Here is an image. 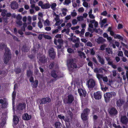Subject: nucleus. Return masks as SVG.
I'll list each match as a JSON object with an SVG mask.
<instances>
[{
  "label": "nucleus",
  "mask_w": 128,
  "mask_h": 128,
  "mask_svg": "<svg viewBox=\"0 0 128 128\" xmlns=\"http://www.w3.org/2000/svg\"><path fill=\"white\" fill-rule=\"evenodd\" d=\"M90 23L88 25V31L91 33H93L94 32L98 34L102 32V31L100 29H97L95 28L98 27V23L95 20H91L90 21Z\"/></svg>",
  "instance_id": "f257e3e1"
},
{
  "label": "nucleus",
  "mask_w": 128,
  "mask_h": 128,
  "mask_svg": "<svg viewBox=\"0 0 128 128\" xmlns=\"http://www.w3.org/2000/svg\"><path fill=\"white\" fill-rule=\"evenodd\" d=\"M74 59L71 58L67 60V64L68 70L70 72H73L77 68L76 63L74 62Z\"/></svg>",
  "instance_id": "f03ea898"
},
{
  "label": "nucleus",
  "mask_w": 128,
  "mask_h": 128,
  "mask_svg": "<svg viewBox=\"0 0 128 128\" xmlns=\"http://www.w3.org/2000/svg\"><path fill=\"white\" fill-rule=\"evenodd\" d=\"M51 76L54 78L58 79L64 76V75L59 71L53 70L50 73Z\"/></svg>",
  "instance_id": "7ed1b4c3"
},
{
  "label": "nucleus",
  "mask_w": 128,
  "mask_h": 128,
  "mask_svg": "<svg viewBox=\"0 0 128 128\" xmlns=\"http://www.w3.org/2000/svg\"><path fill=\"white\" fill-rule=\"evenodd\" d=\"M11 54L9 50L6 49V51L4 56L3 60L4 63L6 64L11 58Z\"/></svg>",
  "instance_id": "20e7f679"
},
{
  "label": "nucleus",
  "mask_w": 128,
  "mask_h": 128,
  "mask_svg": "<svg viewBox=\"0 0 128 128\" xmlns=\"http://www.w3.org/2000/svg\"><path fill=\"white\" fill-rule=\"evenodd\" d=\"M116 95V93L114 92H106L104 95V98L106 102H108L112 96L114 97Z\"/></svg>",
  "instance_id": "39448f33"
},
{
  "label": "nucleus",
  "mask_w": 128,
  "mask_h": 128,
  "mask_svg": "<svg viewBox=\"0 0 128 128\" xmlns=\"http://www.w3.org/2000/svg\"><path fill=\"white\" fill-rule=\"evenodd\" d=\"M74 100V97L71 94L68 95L66 98H64V102L66 104H70Z\"/></svg>",
  "instance_id": "423d86ee"
},
{
  "label": "nucleus",
  "mask_w": 128,
  "mask_h": 128,
  "mask_svg": "<svg viewBox=\"0 0 128 128\" xmlns=\"http://www.w3.org/2000/svg\"><path fill=\"white\" fill-rule=\"evenodd\" d=\"M38 62L39 64H44L47 62V58L44 55H38Z\"/></svg>",
  "instance_id": "0eeeda50"
},
{
  "label": "nucleus",
  "mask_w": 128,
  "mask_h": 128,
  "mask_svg": "<svg viewBox=\"0 0 128 128\" xmlns=\"http://www.w3.org/2000/svg\"><path fill=\"white\" fill-rule=\"evenodd\" d=\"M120 122L121 123L126 126L128 123V119L125 116L122 115L120 118Z\"/></svg>",
  "instance_id": "6e6552de"
},
{
  "label": "nucleus",
  "mask_w": 128,
  "mask_h": 128,
  "mask_svg": "<svg viewBox=\"0 0 128 128\" xmlns=\"http://www.w3.org/2000/svg\"><path fill=\"white\" fill-rule=\"evenodd\" d=\"M109 114L111 116L116 115L118 113L117 110L114 108L112 107L108 110Z\"/></svg>",
  "instance_id": "1a4fd4ad"
},
{
  "label": "nucleus",
  "mask_w": 128,
  "mask_h": 128,
  "mask_svg": "<svg viewBox=\"0 0 128 128\" xmlns=\"http://www.w3.org/2000/svg\"><path fill=\"white\" fill-rule=\"evenodd\" d=\"M88 88H93L95 86V81L92 79H90L88 82Z\"/></svg>",
  "instance_id": "9d476101"
},
{
  "label": "nucleus",
  "mask_w": 128,
  "mask_h": 128,
  "mask_svg": "<svg viewBox=\"0 0 128 128\" xmlns=\"http://www.w3.org/2000/svg\"><path fill=\"white\" fill-rule=\"evenodd\" d=\"M51 101L50 98L49 97H46L42 98L40 102V104H45L47 103V102H50Z\"/></svg>",
  "instance_id": "9b49d317"
},
{
  "label": "nucleus",
  "mask_w": 128,
  "mask_h": 128,
  "mask_svg": "<svg viewBox=\"0 0 128 128\" xmlns=\"http://www.w3.org/2000/svg\"><path fill=\"white\" fill-rule=\"evenodd\" d=\"M48 52L50 57L52 59H54L56 56V54L54 51V49L52 48H50L48 50Z\"/></svg>",
  "instance_id": "f8f14e48"
},
{
  "label": "nucleus",
  "mask_w": 128,
  "mask_h": 128,
  "mask_svg": "<svg viewBox=\"0 0 128 128\" xmlns=\"http://www.w3.org/2000/svg\"><path fill=\"white\" fill-rule=\"evenodd\" d=\"M94 98L96 100H99L102 98V94L100 92L98 91L94 93Z\"/></svg>",
  "instance_id": "ddd939ff"
},
{
  "label": "nucleus",
  "mask_w": 128,
  "mask_h": 128,
  "mask_svg": "<svg viewBox=\"0 0 128 128\" xmlns=\"http://www.w3.org/2000/svg\"><path fill=\"white\" fill-rule=\"evenodd\" d=\"M11 8L13 10L17 9L18 7V3L15 1L12 2L10 4Z\"/></svg>",
  "instance_id": "4468645a"
},
{
  "label": "nucleus",
  "mask_w": 128,
  "mask_h": 128,
  "mask_svg": "<svg viewBox=\"0 0 128 128\" xmlns=\"http://www.w3.org/2000/svg\"><path fill=\"white\" fill-rule=\"evenodd\" d=\"M110 34L111 36H113L114 38H118L122 40H123V38L122 36L120 35L114 34V32L112 31L110 32Z\"/></svg>",
  "instance_id": "2eb2a0df"
},
{
  "label": "nucleus",
  "mask_w": 128,
  "mask_h": 128,
  "mask_svg": "<svg viewBox=\"0 0 128 128\" xmlns=\"http://www.w3.org/2000/svg\"><path fill=\"white\" fill-rule=\"evenodd\" d=\"M26 104L24 103L19 104L17 106V110H22L25 108Z\"/></svg>",
  "instance_id": "dca6fc26"
},
{
  "label": "nucleus",
  "mask_w": 128,
  "mask_h": 128,
  "mask_svg": "<svg viewBox=\"0 0 128 128\" xmlns=\"http://www.w3.org/2000/svg\"><path fill=\"white\" fill-rule=\"evenodd\" d=\"M48 68L50 69L53 68L56 69L58 68V66L57 64H55L54 62H52L48 66Z\"/></svg>",
  "instance_id": "f3484780"
},
{
  "label": "nucleus",
  "mask_w": 128,
  "mask_h": 128,
  "mask_svg": "<svg viewBox=\"0 0 128 128\" xmlns=\"http://www.w3.org/2000/svg\"><path fill=\"white\" fill-rule=\"evenodd\" d=\"M54 44L57 45V43L58 42L59 44L62 45L64 43V41L62 39V38L58 39V40L56 38L54 39Z\"/></svg>",
  "instance_id": "a211bd4d"
},
{
  "label": "nucleus",
  "mask_w": 128,
  "mask_h": 128,
  "mask_svg": "<svg viewBox=\"0 0 128 128\" xmlns=\"http://www.w3.org/2000/svg\"><path fill=\"white\" fill-rule=\"evenodd\" d=\"M96 41L98 44H102L106 42V40L103 38L100 37L97 39Z\"/></svg>",
  "instance_id": "6ab92c4d"
},
{
  "label": "nucleus",
  "mask_w": 128,
  "mask_h": 128,
  "mask_svg": "<svg viewBox=\"0 0 128 128\" xmlns=\"http://www.w3.org/2000/svg\"><path fill=\"white\" fill-rule=\"evenodd\" d=\"M78 91L80 96H83L84 97L86 96V93L84 90L82 89H79Z\"/></svg>",
  "instance_id": "aec40b11"
},
{
  "label": "nucleus",
  "mask_w": 128,
  "mask_h": 128,
  "mask_svg": "<svg viewBox=\"0 0 128 128\" xmlns=\"http://www.w3.org/2000/svg\"><path fill=\"white\" fill-rule=\"evenodd\" d=\"M97 58L100 62L102 65H104L105 64V60L102 57H101L100 56H98Z\"/></svg>",
  "instance_id": "412c9836"
},
{
  "label": "nucleus",
  "mask_w": 128,
  "mask_h": 128,
  "mask_svg": "<svg viewBox=\"0 0 128 128\" xmlns=\"http://www.w3.org/2000/svg\"><path fill=\"white\" fill-rule=\"evenodd\" d=\"M31 118V116L30 115H29L27 114H24L22 116L23 119L24 120H30Z\"/></svg>",
  "instance_id": "4be33fe9"
},
{
  "label": "nucleus",
  "mask_w": 128,
  "mask_h": 128,
  "mask_svg": "<svg viewBox=\"0 0 128 128\" xmlns=\"http://www.w3.org/2000/svg\"><path fill=\"white\" fill-rule=\"evenodd\" d=\"M105 58L108 62V64L109 65H111L113 63V62L110 57H105Z\"/></svg>",
  "instance_id": "5701e85b"
},
{
  "label": "nucleus",
  "mask_w": 128,
  "mask_h": 128,
  "mask_svg": "<svg viewBox=\"0 0 128 128\" xmlns=\"http://www.w3.org/2000/svg\"><path fill=\"white\" fill-rule=\"evenodd\" d=\"M26 74L28 77H30L33 76V72L30 70H26Z\"/></svg>",
  "instance_id": "b1692460"
},
{
  "label": "nucleus",
  "mask_w": 128,
  "mask_h": 128,
  "mask_svg": "<svg viewBox=\"0 0 128 128\" xmlns=\"http://www.w3.org/2000/svg\"><path fill=\"white\" fill-rule=\"evenodd\" d=\"M124 102L123 100L120 99L117 101L116 104L118 106H120L123 104Z\"/></svg>",
  "instance_id": "393cba45"
},
{
  "label": "nucleus",
  "mask_w": 128,
  "mask_h": 128,
  "mask_svg": "<svg viewBox=\"0 0 128 128\" xmlns=\"http://www.w3.org/2000/svg\"><path fill=\"white\" fill-rule=\"evenodd\" d=\"M19 121V118L16 116H14L13 121L14 124H16Z\"/></svg>",
  "instance_id": "a878e982"
},
{
  "label": "nucleus",
  "mask_w": 128,
  "mask_h": 128,
  "mask_svg": "<svg viewBox=\"0 0 128 128\" xmlns=\"http://www.w3.org/2000/svg\"><path fill=\"white\" fill-rule=\"evenodd\" d=\"M78 55L81 58H82V57H84V58H86V57L85 56V54L84 52L80 51H78Z\"/></svg>",
  "instance_id": "bb28decb"
},
{
  "label": "nucleus",
  "mask_w": 128,
  "mask_h": 128,
  "mask_svg": "<svg viewBox=\"0 0 128 128\" xmlns=\"http://www.w3.org/2000/svg\"><path fill=\"white\" fill-rule=\"evenodd\" d=\"M54 125L56 128H61L62 127V124L60 122H55Z\"/></svg>",
  "instance_id": "cd10ccee"
},
{
  "label": "nucleus",
  "mask_w": 128,
  "mask_h": 128,
  "mask_svg": "<svg viewBox=\"0 0 128 128\" xmlns=\"http://www.w3.org/2000/svg\"><path fill=\"white\" fill-rule=\"evenodd\" d=\"M87 114H84V112L82 113L81 115L82 119L84 120H86L87 119Z\"/></svg>",
  "instance_id": "c85d7f7f"
},
{
  "label": "nucleus",
  "mask_w": 128,
  "mask_h": 128,
  "mask_svg": "<svg viewBox=\"0 0 128 128\" xmlns=\"http://www.w3.org/2000/svg\"><path fill=\"white\" fill-rule=\"evenodd\" d=\"M51 6V5L48 3H46L44 4L42 6V8L47 9L49 8Z\"/></svg>",
  "instance_id": "c756f323"
},
{
  "label": "nucleus",
  "mask_w": 128,
  "mask_h": 128,
  "mask_svg": "<svg viewBox=\"0 0 128 128\" xmlns=\"http://www.w3.org/2000/svg\"><path fill=\"white\" fill-rule=\"evenodd\" d=\"M62 12V14L64 16H66V12L68 11V10L66 8H63L61 10Z\"/></svg>",
  "instance_id": "7c9ffc66"
},
{
  "label": "nucleus",
  "mask_w": 128,
  "mask_h": 128,
  "mask_svg": "<svg viewBox=\"0 0 128 128\" xmlns=\"http://www.w3.org/2000/svg\"><path fill=\"white\" fill-rule=\"evenodd\" d=\"M114 128H122V127H121L120 125H118V126H116V124L115 123H114L112 124ZM126 126H122V128H126Z\"/></svg>",
  "instance_id": "2f4dec72"
},
{
  "label": "nucleus",
  "mask_w": 128,
  "mask_h": 128,
  "mask_svg": "<svg viewBox=\"0 0 128 128\" xmlns=\"http://www.w3.org/2000/svg\"><path fill=\"white\" fill-rule=\"evenodd\" d=\"M106 52L109 54H112V49L110 48H106Z\"/></svg>",
  "instance_id": "473e14b6"
},
{
  "label": "nucleus",
  "mask_w": 128,
  "mask_h": 128,
  "mask_svg": "<svg viewBox=\"0 0 128 128\" xmlns=\"http://www.w3.org/2000/svg\"><path fill=\"white\" fill-rule=\"evenodd\" d=\"M6 74V72L4 71H0V77L2 78L4 77Z\"/></svg>",
  "instance_id": "72a5a7b5"
},
{
  "label": "nucleus",
  "mask_w": 128,
  "mask_h": 128,
  "mask_svg": "<svg viewBox=\"0 0 128 128\" xmlns=\"http://www.w3.org/2000/svg\"><path fill=\"white\" fill-rule=\"evenodd\" d=\"M16 91H14L12 95V102H14L16 96Z\"/></svg>",
  "instance_id": "f704fd0d"
},
{
  "label": "nucleus",
  "mask_w": 128,
  "mask_h": 128,
  "mask_svg": "<svg viewBox=\"0 0 128 128\" xmlns=\"http://www.w3.org/2000/svg\"><path fill=\"white\" fill-rule=\"evenodd\" d=\"M8 103L6 101H5L2 104V108H5L7 106Z\"/></svg>",
  "instance_id": "c9c22d12"
},
{
  "label": "nucleus",
  "mask_w": 128,
  "mask_h": 128,
  "mask_svg": "<svg viewBox=\"0 0 128 128\" xmlns=\"http://www.w3.org/2000/svg\"><path fill=\"white\" fill-rule=\"evenodd\" d=\"M29 49V48L26 46H24L23 47L22 50L25 52H28Z\"/></svg>",
  "instance_id": "e433bc0d"
},
{
  "label": "nucleus",
  "mask_w": 128,
  "mask_h": 128,
  "mask_svg": "<svg viewBox=\"0 0 128 128\" xmlns=\"http://www.w3.org/2000/svg\"><path fill=\"white\" fill-rule=\"evenodd\" d=\"M56 22L55 24V25L56 26H58L59 25L63 22L62 20H58L56 21Z\"/></svg>",
  "instance_id": "4c0bfd02"
},
{
  "label": "nucleus",
  "mask_w": 128,
  "mask_h": 128,
  "mask_svg": "<svg viewBox=\"0 0 128 128\" xmlns=\"http://www.w3.org/2000/svg\"><path fill=\"white\" fill-rule=\"evenodd\" d=\"M56 3H52L51 6V8L54 10L55 11L56 10Z\"/></svg>",
  "instance_id": "58836bf2"
},
{
  "label": "nucleus",
  "mask_w": 128,
  "mask_h": 128,
  "mask_svg": "<svg viewBox=\"0 0 128 128\" xmlns=\"http://www.w3.org/2000/svg\"><path fill=\"white\" fill-rule=\"evenodd\" d=\"M96 76L99 80H101L103 77V75L98 74H96Z\"/></svg>",
  "instance_id": "ea45409f"
},
{
  "label": "nucleus",
  "mask_w": 128,
  "mask_h": 128,
  "mask_svg": "<svg viewBox=\"0 0 128 128\" xmlns=\"http://www.w3.org/2000/svg\"><path fill=\"white\" fill-rule=\"evenodd\" d=\"M8 19V18L7 17H3V22L5 24H6L8 23V22L7 20Z\"/></svg>",
  "instance_id": "a19ab883"
},
{
  "label": "nucleus",
  "mask_w": 128,
  "mask_h": 128,
  "mask_svg": "<svg viewBox=\"0 0 128 128\" xmlns=\"http://www.w3.org/2000/svg\"><path fill=\"white\" fill-rule=\"evenodd\" d=\"M16 24L19 26H21L22 24V22L21 20H16Z\"/></svg>",
  "instance_id": "79ce46f5"
},
{
  "label": "nucleus",
  "mask_w": 128,
  "mask_h": 128,
  "mask_svg": "<svg viewBox=\"0 0 128 128\" xmlns=\"http://www.w3.org/2000/svg\"><path fill=\"white\" fill-rule=\"evenodd\" d=\"M90 110L88 108L84 109V113L87 114H88L90 113Z\"/></svg>",
  "instance_id": "37998d69"
},
{
  "label": "nucleus",
  "mask_w": 128,
  "mask_h": 128,
  "mask_svg": "<svg viewBox=\"0 0 128 128\" xmlns=\"http://www.w3.org/2000/svg\"><path fill=\"white\" fill-rule=\"evenodd\" d=\"M43 37L46 39H47L48 40H51L52 39V38L51 37L48 35H45L44 34H43Z\"/></svg>",
  "instance_id": "c03bdc74"
},
{
  "label": "nucleus",
  "mask_w": 128,
  "mask_h": 128,
  "mask_svg": "<svg viewBox=\"0 0 128 128\" xmlns=\"http://www.w3.org/2000/svg\"><path fill=\"white\" fill-rule=\"evenodd\" d=\"M70 2V0H65L63 3L64 5H68Z\"/></svg>",
  "instance_id": "a18cd8bd"
},
{
  "label": "nucleus",
  "mask_w": 128,
  "mask_h": 128,
  "mask_svg": "<svg viewBox=\"0 0 128 128\" xmlns=\"http://www.w3.org/2000/svg\"><path fill=\"white\" fill-rule=\"evenodd\" d=\"M7 12V11L6 10H3V11L2 12L1 15L3 16V17H4V16H6Z\"/></svg>",
  "instance_id": "49530a36"
},
{
  "label": "nucleus",
  "mask_w": 128,
  "mask_h": 128,
  "mask_svg": "<svg viewBox=\"0 0 128 128\" xmlns=\"http://www.w3.org/2000/svg\"><path fill=\"white\" fill-rule=\"evenodd\" d=\"M44 24L46 26H49L50 24L49 20L47 19L44 22Z\"/></svg>",
  "instance_id": "de8ad7c7"
},
{
  "label": "nucleus",
  "mask_w": 128,
  "mask_h": 128,
  "mask_svg": "<svg viewBox=\"0 0 128 128\" xmlns=\"http://www.w3.org/2000/svg\"><path fill=\"white\" fill-rule=\"evenodd\" d=\"M103 80L104 83L107 82L108 81V77L106 76H103L102 78Z\"/></svg>",
  "instance_id": "09e8293b"
},
{
  "label": "nucleus",
  "mask_w": 128,
  "mask_h": 128,
  "mask_svg": "<svg viewBox=\"0 0 128 128\" xmlns=\"http://www.w3.org/2000/svg\"><path fill=\"white\" fill-rule=\"evenodd\" d=\"M15 71L16 74L20 73L21 72V69L20 68H18L15 69Z\"/></svg>",
  "instance_id": "8fccbe9b"
},
{
  "label": "nucleus",
  "mask_w": 128,
  "mask_h": 128,
  "mask_svg": "<svg viewBox=\"0 0 128 128\" xmlns=\"http://www.w3.org/2000/svg\"><path fill=\"white\" fill-rule=\"evenodd\" d=\"M106 46V45L105 44L101 45L100 47V49L102 50H104Z\"/></svg>",
  "instance_id": "3c124183"
},
{
  "label": "nucleus",
  "mask_w": 128,
  "mask_h": 128,
  "mask_svg": "<svg viewBox=\"0 0 128 128\" xmlns=\"http://www.w3.org/2000/svg\"><path fill=\"white\" fill-rule=\"evenodd\" d=\"M38 25L39 27L40 28L42 27L43 25L41 22V20H40V21H39L38 22Z\"/></svg>",
  "instance_id": "603ef678"
},
{
  "label": "nucleus",
  "mask_w": 128,
  "mask_h": 128,
  "mask_svg": "<svg viewBox=\"0 0 128 128\" xmlns=\"http://www.w3.org/2000/svg\"><path fill=\"white\" fill-rule=\"evenodd\" d=\"M84 17L82 16H80L78 17L77 18V19L79 21H81L84 20Z\"/></svg>",
  "instance_id": "864d4df0"
},
{
  "label": "nucleus",
  "mask_w": 128,
  "mask_h": 128,
  "mask_svg": "<svg viewBox=\"0 0 128 128\" xmlns=\"http://www.w3.org/2000/svg\"><path fill=\"white\" fill-rule=\"evenodd\" d=\"M27 66V64L26 62L22 64V66L23 67V69L24 70L26 69V68Z\"/></svg>",
  "instance_id": "5fc2aeb1"
},
{
  "label": "nucleus",
  "mask_w": 128,
  "mask_h": 128,
  "mask_svg": "<svg viewBox=\"0 0 128 128\" xmlns=\"http://www.w3.org/2000/svg\"><path fill=\"white\" fill-rule=\"evenodd\" d=\"M80 41L79 42H76L75 43L74 45V47L78 48L80 46Z\"/></svg>",
  "instance_id": "6e6d98bb"
},
{
  "label": "nucleus",
  "mask_w": 128,
  "mask_h": 128,
  "mask_svg": "<svg viewBox=\"0 0 128 128\" xmlns=\"http://www.w3.org/2000/svg\"><path fill=\"white\" fill-rule=\"evenodd\" d=\"M80 41V39L78 38H76V39H73L72 40V42H73L74 43H76V42H79Z\"/></svg>",
  "instance_id": "4d7b16f0"
},
{
  "label": "nucleus",
  "mask_w": 128,
  "mask_h": 128,
  "mask_svg": "<svg viewBox=\"0 0 128 128\" xmlns=\"http://www.w3.org/2000/svg\"><path fill=\"white\" fill-rule=\"evenodd\" d=\"M85 29L84 28H82V29L81 30L80 32V36H82V35H83Z\"/></svg>",
  "instance_id": "13d9d810"
},
{
  "label": "nucleus",
  "mask_w": 128,
  "mask_h": 128,
  "mask_svg": "<svg viewBox=\"0 0 128 128\" xmlns=\"http://www.w3.org/2000/svg\"><path fill=\"white\" fill-rule=\"evenodd\" d=\"M22 17L20 15L18 14L16 17L17 20H21L22 19Z\"/></svg>",
  "instance_id": "bf43d9fd"
},
{
  "label": "nucleus",
  "mask_w": 128,
  "mask_h": 128,
  "mask_svg": "<svg viewBox=\"0 0 128 128\" xmlns=\"http://www.w3.org/2000/svg\"><path fill=\"white\" fill-rule=\"evenodd\" d=\"M59 31L58 29H56L53 30L52 31V34H56L58 33Z\"/></svg>",
  "instance_id": "052dcab7"
},
{
  "label": "nucleus",
  "mask_w": 128,
  "mask_h": 128,
  "mask_svg": "<svg viewBox=\"0 0 128 128\" xmlns=\"http://www.w3.org/2000/svg\"><path fill=\"white\" fill-rule=\"evenodd\" d=\"M86 44L87 46L90 47H92V43L90 42H87Z\"/></svg>",
  "instance_id": "680f3d73"
},
{
  "label": "nucleus",
  "mask_w": 128,
  "mask_h": 128,
  "mask_svg": "<svg viewBox=\"0 0 128 128\" xmlns=\"http://www.w3.org/2000/svg\"><path fill=\"white\" fill-rule=\"evenodd\" d=\"M83 5L84 7L87 8L88 6V3L85 1H84L83 3Z\"/></svg>",
  "instance_id": "e2e57ef3"
},
{
  "label": "nucleus",
  "mask_w": 128,
  "mask_h": 128,
  "mask_svg": "<svg viewBox=\"0 0 128 128\" xmlns=\"http://www.w3.org/2000/svg\"><path fill=\"white\" fill-rule=\"evenodd\" d=\"M123 52L122 51H119L118 52V55L119 56H123Z\"/></svg>",
  "instance_id": "0e129e2a"
},
{
  "label": "nucleus",
  "mask_w": 128,
  "mask_h": 128,
  "mask_svg": "<svg viewBox=\"0 0 128 128\" xmlns=\"http://www.w3.org/2000/svg\"><path fill=\"white\" fill-rule=\"evenodd\" d=\"M107 39L108 40V41L110 43L112 42L113 41L112 40V38L110 37H108L107 38Z\"/></svg>",
  "instance_id": "69168bd1"
},
{
  "label": "nucleus",
  "mask_w": 128,
  "mask_h": 128,
  "mask_svg": "<svg viewBox=\"0 0 128 128\" xmlns=\"http://www.w3.org/2000/svg\"><path fill=\"white\" fill-rule=\"evenodd\" d=\"M92 59L93 62L96 63V64H98L95 58L94 57Z\"/></svg>",
  "instance_id": "338daca9"
},
{
  "label": "nucleus",
  "mask_w": 128,
  "mask_h": 128,
  "mask_svg": "<svg viewBox=\"0 0 128 128\" xmlns=\"http://www.w3.org/2000/svg\"><path fill=\"white\" fill-rule=\"evenodd\" d=\"M72 24L73 25L76 24L77 23V21L76 19H73L72 21Z\"/></svg>",
  "instance_id": "774afa93"
}]
</instances>
